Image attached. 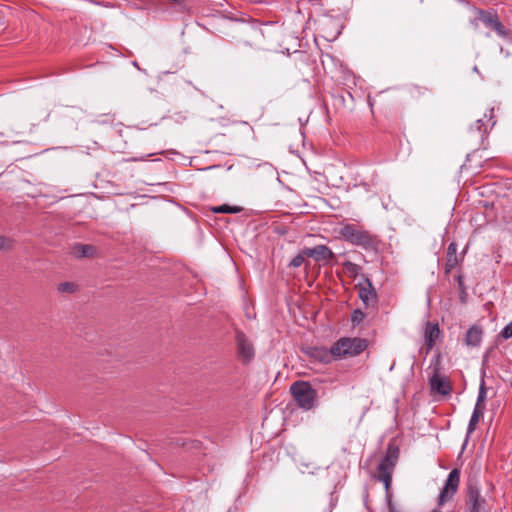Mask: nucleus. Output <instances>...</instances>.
<instances>
[{"label": "nucleus", "instance_id": "f257e3e1", "mask_svg": "<svg viewBox=\"0 0 512 512\" xmlns=\"http://www.w3.org/2000/svg\"><path fill=\"white\" fill-rule=\"evenodd\" d=\"M340 236L352 245L359 246L366 251L377 249V239L369 231L361 229L354 224H346L339 230Z\"/></svg>", "mask_w": 512, "mask_h": 512}, {"label": "nucleus", "instance_id": "f03ea898", "mask_svg": "<svg viewBox=\"0 0 512 512\" xmlns=\"http://www.w3.org/2000/svg\"><path fill=\"white\" fill-rule=\"evenodd\" d=\"M336 360L360 355L368 347V341L359 337H341L332 344Z\"/></svg>", "mask_w": 512, "mask_h": 512}, {"label": "nucleus", "instance_id": "7ed1b4c3", "mask_svg": "<svg viewBox=\"0 0 512 512\" xmlns=\"http://www.w3.org/2000/svg\"><path fill=\"white\" fill-rule=\"evenodd\" d=\"M290 392L300 408L308 411L315 406L317 391L308 382H294L290 387Z\"/></svg>", "mask_w": 512, "mask_h": 512}, {"label": "nucleus", "instance_id": "20e7f679", "mask_svg": "<svg viewBox=\"0 0 512 512\" xmlns=\"http://www.w3.org/2000/svg\"><path fill=\"white\" fill-rule=\"evenodd\" d=\"M399 456V449L391 444L388 446L385 456L378 465V479L384 483L388 490L392 480V473Z\"/></svg>", "mask_w": 512, "mask_h": 512}, {"label": "nucleus", "instance_id": "39448f33", "mask_svg": "<svg viewBox=\"0 0 512 512\" xmlns=\"http://www.w3.org/2000/svg\"><path fill=\"white\" fill-rule=\"evenodd\" d=\"M237 356L243 364L250 363L255 357V347L251 339L242 331L235 330Z\"/></svg>", "mask_w": 512, "mask_h": 512}, {"label": "nucleus", "instance_id": "423d86ee", "mask_svg": "<svg viewBox=\"0 0 512 512\" xmlns=\"http://www.w3.org/2000/svg\"><path fill=\"white\" fill-rule=\"evenodd\" d=\"M466 507L467 512H486V501L476 485H468Z\"/></svg>", "mask_w": 512, "mask_h": 512}, {"label": "nucleus", "instance_id": "0eeeda50", "mask_svg": "<svg viewBox=\"0 0 512 512\" xmlns=\"http://www.w3.org/2000/svg\"><path fill=\"white\" fill-rule=\"evenodd\" d=\"M460 482V471L455 468L449 473L446 483L442 488L439 495V504L443 505L447 502L457 491Z\"/></svg>", "mask_w": 512, "mask_h": 512}, {"label": "nucleus", "instance_id": "6e6552de", "mask_svg": "<svg viewBox=\"0 0 512 512\" xmlns=\"http://www.w3.org/2000/svg\"><path fill=\"white\" fill-rule=\"evenodd\" d=\"M442 332L437 322H426L424 328V341L426 345V354L441 340Z\"/></svg>", "mask_w": 512, "mask_h": 512}, {"label": "nucleus", "instance_id": "1a4fd4ad", "mask_svg": "<svg viewBox=\"0 0 512 512\" xmlns=\"http://www.w3.org/2000/svg\"><path fill=\"white\" fill-rule=\"evenodd\" d=\"M359 298L366 307L373 306L377 301V294L368 278L357 285Z\"/></svg>", "mask_w": 512, "mask_h": 512}, {"label": "nucleus", "instance_id": "9d476101", "mask_svg": "<svg viewBox=\"0 0 512 512\" xmlns=\"http://www.w3.org/2000/svg\"><path fill=\"white\" fill-rule=\"evenodd\" d=\"M304 254H306L307 257L313 258L315 261L323 262H328L335 257L333 251L328 246L323 244L316 245L312 248L305 247Z\"/></svg>", "mask_w": 512, "mask_h": 512}, {"label": "nucleus", "instance_id": "9b49d317", "mask_svg": "<svg viewBox=\"0 0 512 512\" xmlns=\"http://www.w3.org/2000/svg\"><path fill=\"white\" fill-rule=\"evenodd\" d=\"M308 355L322 364H330L336 360L333 353V346L328 349L326 347H311L308 350Z\"/></svg>", "mask_w": 512, "mask_h": 512}, {"label": "nucleus", "instance_id": "f8f14e48", "mask_svg": "<svg viewBox=\"0 0 512 512\" xmlns=\"http://www.w3.org/2000/svg\"><path fill=\"white\" fill-rule=\"evenodd\" d=\"M263 33L258 28H248L245 32V39L242 40L243 45L251 48H259L263 42Z\"/></svg>", "mask_w": 512, "mask_h": 512}, {"label": "nucleus", "instance_id": "ddd939ff", "mask_svg": "<svg viewBox=\"0 0 512 512\" xmlns=\"http://www.w3.org/2000/svg\"><path fill=\"white\" fill-rule=\"evenodd\" d=\"M483 336L482 328L479 325H472L465 336V344L469 347H478L481 344Z\"/></svg>", "mask_w": 512, "mask_h": 512}, {"label": "nucleus", "instance_id": "4468645a", "mask_svg": "<svg viewBox=\"0 0 512 512\" xmlns=\"http://www.w3.org/2000/svg\"><path fill=\"white\" fill-rule=\"evenodd\" d=\"M457 264V244L455 242H451L448 245L446 252L445 273H451V271L457 266Z\"/></svg>", "mask_w": 512, "mask_h": 512}, {"label": "nucleus", "instance_id": "2eb2a0df", "mask_svg": "<svg viewBox=\"0 0 512 512\" xmlns=\"http://www.w3.org/2000/svg\"><path fill=\"white\" fill-rule=\"evenodd\" d=\"M477 20H480L486 27L492 28L496 20L499 18L498 13L494 9H475Z\"/></svg>", "mask_w": 512, "mask_h": 512}, {"label": "nucleus", "instance_id": "dca6fc26", "mask_svg": "<svg viewBox=\"0 0 512 512\" xmlns=\"http://www.w3.org/2000/svg\"><path fill=\"white\" fill-rule=\"evenodd\" d=\"M430 385L433 391H436L441 395H447L450 393L451 390L449 383H447L444 379L437 375H434L430 379Z\"/></svg>", "mask_w": 512, "mask_h": 512}, {"label": "nucleus", "instance_id": "f3484780", "mask_svg": "<svg viewBox=\"0 0 512 512\" xmlns=\"http://www.w3.org/2000/svg\"><path fill=\"white\" fill-rule=\"evenodd\" d=\"M72 253L77 258L93 257L96 253V248L89 244H76L73 247Z\"/></svg>", "mask_w": 512, "mask_h": 512}, {"label": "nucleus", "instance_id": "a211bd4d", "mask_svg": "<svg viewBox=\"0 0 512 512\" xmlns=\"http://www.w3.org/2000/svg\"><path fill=\"white\" fill-rule=\"evenodd\" d=\"M491 29L494 30L500 38L507 40L511 39L512 32L502 24L499 18L496 20Z\"/></svg>", "mask_w": 512, "mask_h": 512}, {"label": "nucleus", "instance_id": "6ab92c4d", "mask_svg": "<svg viewBox=\"0 0 512 512\" xmlns=\"http://www.w3.org/2000/svg\"><path fill=\"white\" fill-rule=\"evenodd\" d=\"M343 268L345 273L350 277L355 279L361 272L362 267L356 263L351 261H345L343 263Z\"/></svg>", "mask_w": 512, "mask_h": 512}, {"label": "nucleus", "instance_id": "aec40b11", "mask_svg": "<svg viewBox=\"0 0 512 512\" xmlns=\"http://www.w3.org/2000/svg\"><path fill=\"white\" fill-rule=\"evenodd\" d=\"M214 213H229V214H237L242 211V208L239 206H230L227 204H223L220 206H215L211 208Z\"/></svg>", "mask_w": 512, "mask_h": 512}, {"label": "nucleus", "instance_id": "412c9836", "mask_svg": "<svg viewBox=\"0 0 512 512\" xmlns=\"http://www.w3.org/2000/svg\"><path fill=\"white\" fill-rule=\"evenodd\" d=\"M471 132H478L479 138L483 139L488 132L487 124L483 119H478L470 128Z\"/></svg>", "mask_w": 512, "mask_h": 512}, {"label": "nucleus", "instance_id": "4be33fe9", "mask_svg": "<svg viewBox=\"0 0 512 512\" xmlns=\"http://www.w3.org/2000/svg\"><path fill=\"white\" fill-rule=\"evenodd\" d=\"M60 293L72 294L78 290V286L73 282H62L57 286Z\"/></svg>", "mask_w": 512, "mask_h": 512}, {"label": "nucleus", "instance_id": "5701e85b", "mask_svg": "<svg viewBox=\"0 0 512 512\" xmlns=\"http://www.w3.org/2000/svg\"><path fill=\"white\" fill-rule=\"evenodd\" d=\"M482 416L483 415L479 414L478 411L472 412V415H471V418L469 420L468 427H467V437H469L475 431L476 426Z\"/></svg>", "mask_w": 512, "mask_h": 512}, {"label": "nucleus", "instance_id": "b1692460", "mask_svg": "<svg viewBox=\"0 0 512 512\" xmlns=\"http://www.w3.org/2000/svg\"><path fill=\"white\" fill-rule=\"evenodd\" d=\"M456 279H457L458 288H459V298H460V301L462 303H466L467 298H468V293H467L466 287L464 285L463 276L458 274Z\"/></svg>", "mask_w": 512, "mask_h": 512}, {"label": "nucleus", "instance_id": "393cba45", "mask_svg": "<svg viewBox=\"0 0 512 512\" xmlns=\"http://www.w3.org/2000/svg\"><path fill=\"white\" fill-rule=\"evenodd\" d=\"M14 240L0 235V251H10L14 248Z\"/></svg>", "mask_w": 512, "mask_h": 512}, {"label": "nucleus", "instance_id": "a878e982", "mask_svg": "<svg viewBox=\"0 0 512 512\" xmlns=\"http://www.w3.org/2000/svg\"><path fill=\"white\" fill-rule=\"evenodd\" d=\"M306 254H304V249L300 253H298L296 256L292 258V260L289 262V267L291 268H298L305 262Z\"/></svg>", "mask_w": 512, "mask_h": 512}, {"label": "nucleus", "instance_id": "bb28decb", "mask_svg": "<svg viewBox=\"0 0 512 512\" xmlns=\"http://www.w3.org/2000/svg\"><path fill=\"white\" fill-rule=\"evenodd\" d=\"M499 337L503 339L512 338V322H509L500 332Z\"/></svg>", "mask_w": 512, "mask_h": 512}, {"label": "nucleus", "instance_id": "cd10ccee", "mask_svg": "<svg viewBox=\"0 0 512 512\" xmlns=\"http://www.w3.org/2000/svg\"><path fill=\"white\" fill-rule=\"evenodd\" d=\"M485 399H486V388H485L484 382H482L480 385V388H479L477 402L485 403Z\"/></svg>", "mask_w": 512, "mask_h": 512}, {"label": "nucleus", "instance_id": "c85d7f7f", "mask_svg": "<svg viewBox=\"0 0 512 512\" xmlns=\"http://www.w3.org/2000/svg\"><path fill=\"white\" fill-rule=\"evenodd\" d=\"M484 409H485V403L477 402L476 401V404H475L473 412H477L478 411L479 414L483 415Z\"/></svg>", "mask_w": 512, "mask_h": 512}, {"label": "nucleus", "instance_id": "c756f323", "mask_svg": "<svg viewBox=\"0 0 512 512\" xmlns=\"http://www.w3.org/2000/svg\"><path fill=\"white\" fill-rule=\"evenodd\" d=\"M363 317L364 315L360 310H354L350 320H361Z\"/></svg>", "mask_w": 512, "mask_h": 512}, {"label": "nucleus", "instance_id": "7c9ffc66", "mask_svg": "<svg viewBox=\"0 0 512 512\" xmlns=\"http://www.w3.org/2000/svg\"><path fill=\"white\" fill-rule=\"evenodd\" d=\"M390 512H401V511L397 510L394 506L390 505Z\"/></svg>", "mask_w": 512, "mask_h": 512}, {"label": "nucleus", "instance_id": "2f4dec72", "mask_svg": "<svg viewBox=\"0 0 512 512\" xmlns=\"http://www.w3.org/2000/svg\"><path fill=\"white\" fill-rule=\"evenodd\" d=\"M493 111H494V109H493V108H491V109H490L489 121H491V120L493 119V115H492V114H493Z\"/></svg>", "mask_w": 512, "mask_h": 512}, {"label": "nucleus", "instance_id": "473e14b6", "mask_svg": "<svg viewBox=\"0 0 512 512\" xmlns=\"http://www.w3.org/2000/svg\"><path fill=\"white\" fill-rule=\"evenodd\" d=\"M496 121H492L491 123V127H493L495 125Z\"/></svg>", "mask_w": 512, "mask_h": 512}]
</instances>
